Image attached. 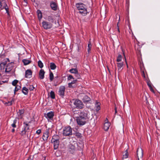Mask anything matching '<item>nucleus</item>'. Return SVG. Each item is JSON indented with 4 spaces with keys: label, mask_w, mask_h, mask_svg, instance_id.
I'll return each mask as SVG.
<instances>
[{
    "label": "nucleus",
    "mask_w": 160,
    "mask_h": 160,
    "mask_svg": "<svg viewBox=\"0 0 160 160\" xmlns=\"http://www.w3.org/2000/svg\"><path fill=\"white\" fill-rule=\"evenodd\" d=\"M79 116L76 118V121L77 124L79 126H82L85 125L87 121L88 118V110L84 109L82 111H78Z\"/></svg>",
    "instance_id": "f257e3e1"
},
{
    "label": "nucleus",
    "mask_w": 160,
    "mask_h": 160,
    "mask_svg": "<svg viewBox=\"0 0 160 160\" xmlns=\"http://www.w3.org/2000/svg\"><path fill=\"white\" fill-rule=\"evenodd\" d=\"M55 21L54 16L51 14L47 16L45 20L42 22V27L45 30H48L52 28L53 23Z\"/></svg>",
    "instance_id": "f03ea898"
},
{
    "label": "nucleus",
    "mask_w": 160,
    "mask_h": 160,
    "mask_svg": "<svg viewBox=\"0 0 160 160\" xmlns=\"http://www.w3.org/2000/svg\"><path fill=\"white\" fill-rule=\"evenodd\" d=\"M77 8L79 11V12L83 16L86 15L88 11L86 5L83 3L79 2L76 4Z\"/></svg>",
    "instance_id": "7ed1b4c3"
},
{
    "label": "nucleus",
    "mask_w": 160,
    "mask_h": 160,
    "mask_svg": "<svg viewBox=\"0 0 160 160\" xmlns=\"http://www.w3.org/2000/svg\"><path fill=\"white\" fill-rule=\"evenodd\" d=\"M72 101L75 108L82 109L83 108L84 104L81 100L78 99H75L72 100Z\"/></svg>",
    "instance_id": "20e7f679"
},
{
    "label": "nucleus",
    "mask_w": 160,
    "mask_h": 160,
    "mask_svg": "<svg viewBox=\"0 0 160 160\" xmlns=\"http://www.w3.org/2000/svg\"><path fill=\"white\" fill-rule=\"evenodd\" d=\"M63 134L65 136H70L72 135V129L70 126L65 127L63 130Z\"/></svg>",
    "instance_id": "39448f33"
},
{
    "label": "nucleus",
    "mask_w": 160,
    "mask_h": 160,
    "mask_svg": "<svg viewBox=\"0 0 160 160\" xmlns=\"http://www.w3.org/2000/svg\"><path fill=\"white\" fill-rule=\"evenodd\" d=\"M65 91V87L64 86H62L60 87L58 92V94L62 98H63L64 95Z\"/></svg>",
    "instance_id": "423d86ee"
},
{
    "label": "nucleus",
    "mask_w": 160,
    "mask_h": 160,
    "mask_svg": "<svg viewBox=\"0 0 160 160\" xmlns=\"http://www.w3.org/2000/svg\"><path fill=\"white\" fill-rule=\"evenodd\" d=\"M137 155L138 160H142V158L143 156V151L141 148H139L137 149Z\"/></svg>",
    "instance_id": "0eeeda50"
},
{
    "label": "nucleus",
    "mask_w": 160,
    "mask_h": 160,
    "mask_svg": "<svg viewBox=\"0 0 160 160\" xmlns=\"http://www.w3.org/2000/svg\"><path fill=\"white\" fill-rule=\"evenodd\" d=\"M44 116L48 119L52 120L54 116V112L52 111H50L47 114L45 113Z\"/></svg>",
    "instance_id": "6e6552de"
},
{
    "label": "nucleus",
    "mask_w": 160,
    "mask_h": 160,
    "mask_svg": "<svg viewBox=\"0 0 160 160\" xmlns=\"http://www.w3.org/2000/svg\"><path fill=\"white\" fill-rule=\"evenodd\" d=\"M49 129L48 128L46 129L45 132L43 133V135L42 136V139L44 141H46L47 140L48 137L49 135Z\"/></svg>",
    "instance_id": "1a4fd4ad"
},
{
    "label": "nucleus",
    "mask_w": 160,
    "mask_h": 160,
    "mask_svg": "<svg viewBox=\"0 0 160 160\" xmlns=\"http://www.w3.org/2000/svg\"><path fill=\"white\" fill-rule=\"evenodd\" d=\"M110 123L108 122V120L107 118L104 121L103 126V129L105 131L108 130L110 126Z\"/></svg>",
    "instance_id": "9d476101"
},
{
    "label": "nucleus",
    "mask_w": 160,
    "mask_h": 160,
    "mask_svg": "<svg viewBox=\"0 0 160 160\" xmlns=\"http://www.w3.org/2000/svg\"><path fill=\"white\" fill-rule=\"evenodd\" d=\"M117 64L118 68V76H119V73L121 72L123 68V62H118Z\"/></svg>",
    "instance_id": "9b49d317"
},
{
    "label": "nucleus",
    "mask_w": 160,
    "mask_h": 160,
    "mask_svg": "<svg viewBox=\"0 0 160 160\" xmlns=\"http://www.w3.org/2000/svg\"><path fill=\"white\" fill-rule=\"evenodd\" d=\"M32 72L30 69H28L25 72V77L26 78H30L32 76Z\"/></svg>",
    "instance_id": "f8f14e48"
},
{
    "label": "nucleus",
    "mask_w": 160,
    "mask_h": 160,
    "mask_svg": "<svg viewBox=\"0 0 160 160\" xmlns=\"http://www.w3.org/2000/svg\"><path fill=\"white\" fill-rule=\"evenodd\" d=\"M69 71L72 73H74L75 74H77L78 76V78H79L80 77V75L78 73V70L76 68H72L70 69Z\"/></svg>",
    "instance_id": "ddd939ff"
},
{
    "label": "nucleus",
    "mask_w": 160,
    "mask_h": 160,
    "mask_svg": "<svg viewBox=\"0 0 160 160\" xmlns=\"http://www.w3.org/2000/svg\"><path fill=\"white\" fill-rule=\"evenodd\" d=\"M45 73V72L43 69H41L40 70L39 74V77L40 79H42L44 78Z\"/></svg>",
    "instance_id": "4468645a"
},
{
    "label": "nucleus",
    "mask_w": 160,
    "mask_h": 160,
    "mask_svg": "<svg viewBox=\"0 0 160 160\" xmlns=\"http://www.w3.org/2000/svg\"><path fill=\"white\" fill-rule=\"evenodd\" d=\"M31 122H24L23 125H24V129L28 131V130L29 129V125L28 124L30 123Z\"/></svg>",
    "instance_id": "2eb2a0df"
},
{
    "label": "nucleus",
    "mask_w": 160,
    "mask_h": 160,
    "mask_svg": "<svg viewBox=\"0 0 160 160\" xmlns=\"http://www.w3.org/2000/svg\"><path fill=\"white\" fill-rule=\"evenodd\" d=\"M52 142H53V146L54 149H57L59 146V140L53 141Z\"/></svg>",
    "instance_id": "dca6fc26"
},
{
    "label": "nucleus",
    "mask_w": 160,
    "mask_h": 160,
    "mask_svg": "<svg viewBox=\"0 0 160 160\" xmlns=\"http://www.w3.org/2000/svg\"><path fill=\"white\" fill-rule=\"evenodd\" d=\"M50 7L52 9L54 10H56L57 9V6L56 4L54 2H52L50 4Z\"/></svg>",
    "instance_id": "f3484780"
},
{
    "label": "nucleus",
    "mask_w": 160,
    "mask_h": 160,
    "mask_svg": "<svg viewBox=\"0 0 160 160\" xmlns=\"http://www.w3.org/2000/svg\"><path fill=\"white\" fill-rule=\"evenodd\" d=\"M24 113V110L23 109L19 110V111L17 112V114L19 117L21 118H22L23 116Z\"/></svg>",
    "instance_id": "a211bd4d"
},
{
    "label": "nucleus",
    "mask_w": 160,
    "mask_h": 160,
    "mask_svg": "<svg viewBox=\"0 0 160 160\" xmlns=\"http://www.w3.org/2000/svg\"><path fill=\"white\" fill-rule=\"evenodd\" d=\"M128 154L127 149L123 153L122 160H125L128 156Z\"/></svg>",
    "instance_id": "6ab92c4d"
},
{
    "label": "nucleus",
    "mask_w": 160,
    "mask_h": 160,
    "mask_svg": "<svg viewBox=\"0 0 160 160\" xmlns=\"http://www.w3.org/2000/svg\"><path fill=\"white\" fill-rule=\"evenodd\" d=\"M4 8L6 11V13L8 14V15H9V8L8 7L6 3H5V5H4L3 7L1 9V10L3 9Z\"/></svg>",
    "instance_id": "aec40b11"
},
{
    "label": "nucleus",
    "mask_w": 160,
    "mask_h": 160,
    "mask_svg": "<svg viewBox=\"0 0 160 160\" xmlns=\"http://www.w3.org/2000/svg\"><path fill=\"white\" fill-rule=\"evenodd\" d=\"M12 69V67L10 66V64H8L5 69V72L6 73L9 72Z\"/></svg>",
    "instance_id": "412c9836"
},
{
    "label": "nucleus",
    "mask_w": 160,
    "mask_h": 160,
    "mask_svg": "<svg viewBox=\"0 0 160 160\" xmlns=\"http://www.w3.org/2000/svg\"><path fill=\"white\" fill-rule=\"evenodd\" d=\"M28 90L25 87H23L22 89V92L25 95H27L28 93Z\"/></svg>",
    "instance_id": "4be33fe9"
},
{
    "label": "nucleus",
    "mask_w": 160,
    "mask_h": 160,
    "mask_svg": "<svg viewBox=\"0 0 160 160\" xmlns=\"http://www.w3.org/2000/svg\"><path fill=\"white\" fill-rule=\"evenodd\" d=\"M38 13V19L40 20L42 18V14L41 11L40 10H38L37 11Z\"/></svg>",
    "instance_id": "5701e85b"
},
{
    "label": "nucleus",
    "mask_w": 160,
    "mask_h": 160,
    "mask_svg": "<svg viewBox=\"0 0 160 160\" xmlns=\"http://www.w3.org/2000/svg\"><path fill=\"white\" fill-rule=\"evenodd\" d=\"M59 137L58 135H54L53 137L51 140L52 142L53 141L59 140Z\"/></svg>",
    "instance_id": "b1692460"
},
{
    "label": "nucleus",
    "mask_w": 160,
    "mask_h": 160,
    "mask_svg": "<svg viewBox=\"0 0 160 160\" xmlns=\"http://www.w3.org/2000/svg\"><path fill=\"white\" fill-rule=\"evenodd\" d=\"M22 62L25 65H26L31 63V61L27 59H23L22 60Z\"/></svg>",
    "instance_id": "393cba45"
},
{
    "label": "nucleus",
    "mask_w": 160,
    "mask_h": 160,
    "mask_svg": "<svg viewBox=\"0 0 160 160\" xmlns=\"http://www.w3.org/2000/svg\"><path fill=\"white\" fill-rule=\"evenodd\" d=\"M82 100L84 102H87L90 100V98L87 96L85 95L83 98Z\"/></svg>",
    "instance_id": "a878e982"
},
{
    "label": "nucleus",
    "mask_w": 160,
    "mask_h": 160,
    "mask_svg": "<svg viewBox=\"0 0 160 160\" xmlns=\"http://www.w3.org/2000/svg\"><path fill=\"white\" fill-rule=\"evenodd\" d=\"M99 103L97 101L96 103L95 109L97 112H98L100 110V104H99Z\"/></svg>",
    "instance_id": "bb28decb"
},
{
    "label": "nucleus",
    "mask_w": 160,
    "mask_h": 160,
    "mask_svg": "<svg viewBox=\"0 0 160 160\" xmlns=\"http://www.w3.org/2000/svg\"><path fill=\"white\" fill-rule=\"evenodd\" d=\"M50 67L51 69L54 70L56 68V66L53 62H51L50 63Z\"/></svg>",
    "instance_id": "cd10ccee"
},
{
    "label": "nucleus",
    "mask_w": 160,
    "mask_h": 160,
    "mask_svg": "<svg viewBox=\"0 0 160 160\" xmlns=\"http://www.w3.org/2000/svg\"><path fill=\"white\" fill-rule=\"evenodd\" d=\"M21 88V87L18 85L15 86V88L14 90V94H15L16 92L18 91Z\"/></svg>",
    "instance_id": "c85d7f7f"
},
{
    "label": "nucleus",
    "mask_w": 160,
    "mask_h": 160,
    "mask_svg": "<svg viewBox=\"0 0 160 160\" xmlns=\"http://www.w3.org/2000/svg\"><path fill=\"white\" fill-rule=\"evenodd\" d=\"M92 45L91 44V43L89 41L88 42V53H89L90 52V51H91V47H92Z\"/></svg>",
    "instance_id": "c756f323"
},
{
    "label": "nucleus",
    "mask_w": 160,
    "mask_h": 160,
    "mask_svg": "<svg viewBox=\"0 0 160 160\" xmlns=\"http://www.w3.org/2000/svg\"><path fill=\"white\" fill-rule=\"evenodd\" d=\"M50 96L52 99H54L55 98V95L54 92L51 91L50 93Z\"/></svg>",
    "instance_id": "7c9ffc66"
},
{
    "label": "nucleus",
    "mask_w": 160,
    "mask_h": 160,
    "mask_svg": "<svg viewBox=\"0 0 160 160\" xmlns=\"http://www.w3.org/2000/svg\"><path fill=\"white\" fill-rule=\"evenodd\" d=\"M38 67L40 68H42L43 66V63L40 60H39L38 62Z\"/></svg>",
    "instance_id": "2f4dec72"
},
{
    "label": "nucleus",
    "mask_w": 160,
    "mask_h": 160,
    "mask_svg": "<svg viewBox=\"0 0 160 160\" xmlns=\"http://www.w3.org/2000/svg\"><path fill=\"white\" fill-rule=\"evenodd\" d=\"M53 78L54 76L53 73L51 71H50L49 74V78L51 81H52L53 79Z\"/></svg>",
    "instance_id": "473e14b6"
},
{
    "label": "nucleus",
    "mask_w": 160,
    "mask_h": 160,
    "mask_svg": "<svg viewBox=\"0 0 160 160\" xmlns=\"http://www.w3.org/2000/svg\"><path fill=\"white\" fill-rule=\"evenodd\" d=\"M58 76L55 77V79L54 80V86H55L58 85L60 83H58V82L57 81V80H56V79H58Z\"/></svg>",
    "instance_id": "72a5a7b5"
},
{
    "label": "nucleus",
    "mask_w": 160,
    "mask_h": 160,
    "mask_svg": "<svg viewBox=\"0 0 160 160\" xmlns=\"http://www.w3.org/2000/svg\"><path fill=\"white\" fill-rule=\"evenodd\" d=\"M17 120L16 119H14L13 121V123L11 124V126L14 128H15L16 127V124L17 123Z\"/></svg>",
    "instance_id": "f704fd0d"
},
{
    "label": "nucleus",
    "mask_w": 160,
    "mask_h": 160,
    "mask_svg": "<svg viewBox=\"0 0 160 160\" xmlns=\"http://www.w3.org/2000/svg\"><path fill=\"white\" fill-rule=\"evenodd\" d=\"M122 59V56L121 55H119L118 56L117 59V61L118 62H119L121 61V60Z\"/></svg>",
    "instance_id": "c9c22d12"
},
{
    "label": "nucleus",
    "mask_w": 160,
    "mask_h": 160,
    "mask_svg": "<svg viewBox=\"0 0 160 160\" xmlns=\"http://www.w3.org/2000/svg\"><path fill=\"white\" fill-rule=\"evenodd\" d=\"M18 82V81L17 80H14L12 82V84L14 86H17L16 85Z\"/></svg>",
    "instance_id": "e433bc0d"
},
{
    "label": "nucleus",
    "mask_w": 160,
    "mask_h": 160,
    "mask_svg": "<svg viewBox=\"0 0 160 160\" xmlns=\"http://www.w3.org/2000/svg\"><path fill=\"white\" fill-rule=\"evenodd\" d=\"M147 84L148 87H149L150 90L152 92H153V90L151 86L150 83L149 82H148Z\"/></svg>",
    "instance_id": "4c0bfd02"
},
{
    "label": "nucleus",
    "mask_w": 160,
    "mask_h": 160,
    "mask_svg": "<svg viewBox=\"0 0 160 160\" xmlns=\"http://www.w3.org/2000/svg\"><path fill=\"white\" fill-rule=\"evenodd\" d=\"M27 131L26 130H25L24 129H23V130H22V131L20 133V134L22 136H24V135H25V134H26V132Z\"/></svg>",
    "instance_id": "58836bf2"
},
{
    "label": "nucleus",
    "mask_w": 160,
    "mask_h": 160,
    "mask_svg": "<svg viewBox=\"0 0 160 160\" xmlns=\"http://www.w3.org/2000/svg\"><path fill=\"white\" fill-rule=\"evenodd\" d=\"M72 79H74V78L72 75H69L67 78V79L68 80H70Z\"/></svg>",
    "instance_id": "ea45409f"
},
{
    "label": "nucleus",
    "mask_w": 160,
    "mask_h": 160,
    "mask_svg": "<svg viewBox=\"0 0 160 160\" xmlns=\"http://www.w3.org/2000/svg\"><path fill=\"white\" fill-rule=\"evenodd\" d=\"M75 136L78 138H81V134L79 132H77L75 133Z\"/></svg>",
    "instance_id": "a19ab883"
},
{
    "label": "nucleus",
    "mask_w": 160,
    "mask_h": 160,
    "mask_svg": "<svg viewBox=\"0 0 160 160\" xmlns=\"http://www.w3.org/2000/svg\"><path fill=\"white\" fill-rule=\"evenodd\" d=\"M34 88L33 86V85H30L29 87V89L30 91H32L33 90Z\"/></svg>",
    "instance_id": "79ce46f5"
},
{
    "label": "nucleus",
    "mask_w": 160,
    "mask_h": 160,
    "mask_svg": "<svg viewBox=\"0 0 160 160\" xmlns=\"http://www.w3.org/2000/svg\"><path fill=\"white\" fill-rule=\"evenodd\" d=\"M77 80H74L73 81H72V82H71L70 83L72 84H75L76 83V82H77Z\"/></svg>",
    "instance_id": "37998d69"
},
{
    "label": "nucleus",
    "mask_w": 160,
    "mask_h": 160,
    "mask_svg": "<svg viewBox=\"0 0 160 160\" xmlns=\"http://www.w3.org/2000/svg\"><path fill=\"white\" fill-rule=\"evenodd\" d=\"M41 129H38L36 133L39 135L41 133Z\"/></svg>",
    "instance_id": "c03bdc74"
},
{
    "label": "nucleus",
    "mask_w": 160,
    "mask_h": 160,
    "mask_svg": "<svg viewBox=\"0 0 160 160\" xmlns=\"http://www.w3.org/2000/svg\"><path fill=\"white\" fill-rule=\"evenodd\" d=\"M72 84L71 83H69L68 84V86L70 88H73V87L72 86Z\"/></svg>",
    "instance_id": "a18cd8bd"
},
{
    "label": "nucleus",
    "mask_w": 160,
    "mask_h": 160,
    "mask_svg": "<svg viewBox=\"0 0 160 160\" xmlns=\"http://www.w3.org/2000/svg\"><path fill=\"white\" fill-rule=\"evenodd\" d=\"M122 52L123 53V55L124 56V58H125V62H126V63L127 64V68H128V64L127 63V62H126V58H125V55H124V52H123V50H122Z\"/></svg>",
    "instance_id": "49530a36"
},
{
    "label": "nucleus",
    "mask_w": 160,
    "mask_h": 160,
    "mask_svg": "<svg viewBox=\"0 0 160 160\" xmlns=\"http://www.w3.org/2000/svg\"><path fill=\"white\" fill-rule=\"evenodd\" d=\"M7 104H8V105H11L12 104V101L8 102Z\"/></svg>",
    "instance_id": "de8ad7c7"
},
{
    "label": "nucleus",
    "mask_w": 160,
    "mask_h": 160,
    "mask_svg": "<svg viewBox=\"0 0 160 160\" xmlns=\"http://www.w3.org/2000/svg\"><path fill=\"white\" fill-rule=\"evenodd\" d=\"M118 23H119V22H118L117 23V27H118V32H120V31H119V26H118Z\"/></svg>",
    "instance_id": "09e8293b"
},
{
    "label": "nucleus",
    "mask_w": 160,
    "mask_h": 160,
    "mask_svg": "<svg viewBox=\"0 0 160 160\" xmlns=\"http://www.w3.org/2000/svg\"><path fill=\"white\" fill-rule=\"evenodd\" d=\"M2 5L1 1H0V9H1V8L2 7Z\"/></svg>",
    "instance_id": "8fccbe9b"
},
{
    "label": "nucleus",
    "mask_w": 160,
    "mask_h": 160,
    "mask_svg": "<svg viewBox=\"0 0 160 160\" xmlns=\"http://www.w3.org/2000/svg\"><path fill=\"white\" fill-rule=\"evenodd\" d=\"M3 83H4L3 81H0V85L2 84Z\"/></svg>",
    "instance_id": "3c124183"
},
{
    "label": "nucleus",
    "mask_w": 160,
    "mask_h": 160,
    "mask_svg": "<svg viewBox=\"0 0 160 160\" xmlns=\"http://www.w3.org/2000/svg\"><path fill=\"white\" fill-rule=\"evenodd\" d=\"M71 148H72V149H74V146L73 145H71Z\"/></svg>",
    "instance_id": "603ef678"
},
{
    "label": "nucleus",
    "mask_w": 160,
    "mask_h": 160,
    "mask_svg": "<svg viewBox=\"0 0 160 160\" xmlns=\"http://www.w3.org/2000/svg\"><path fill=\"white\" fill-rule=\"evenodd\" d=\"M12 132H15V129H14V128H13L12 129Z\"/></svg>",
    "instance_id": "864d4df0"
},
{
    "label": "nucleus",
    "mask_w": 160,
    "mask_h": 160,
    "mask_svg": "<svg viewBox=\"0 0 160 160\" xmlns=\"http://www.w3.org/2000/svg\"><path fill=\"white\" fill-rule=\"evenodd\" d=\"M31 159V156H29L28 158L26 160H30V159Z\"/></svg>",
    "instance_id": "5fc2aeb1"
},
{
    "label": "nucleus",
    "mask_w": 160,
    "mask_h": 160,
    "mask_svg": "<svg viewBox=\"0 0 160 160\" xmlns=\"http://www.w3.org/2000/svg\"><path fill=\"white\" fill-rule=\"evenodd\" d=\"M117 112V109L116 107L115 108V113H116Z\"/></svg>",
    "instance_id": "6e6d98bb"
},
{
    "label": "nucleus",
    "mask_w": 160,
    "mask_h": 160,
    "mask_svg": "<svg viewBox=\"0 0 160 160\" xmlns=\"http://www.w3.org/2000/svg\"><path fill=\"white\" fill-rule=\"evenodd\" d=\"M24 2L26 3H27V0H23Z\"/></svg>",
    "instance_id": "4d7b16f0"
},
{
    "label": "nucleus",
    "mask_w": 160,
    "mask_h": 160,
    "mask_svg": "<svg viewBox=\"0 0 160 160\" xmlns=\"http://www.w3.org/2000/svg\"><path fill=\"white\" fill-rule=\"evenodd\" d=\"M75 75L76 76V77L78 78V75H77V74H75Z\"/></svg>",
    "instance_id": "13d9d810"
},
{
    "label": "nucleus",
    "mask_w": 160,
    "mask_h": 160,
    "mask_svg": "<svg viewBox=\"0 0 160 160\" xmlns=\"http://www.w3.org/2000/svg\"><path fill=\"white\" fill-rule=\"evenodd\" d=\"M119 21L120 20V16L119 15Z\"/></svg>",
    "instance_id": "bf43d9fd"
},
{
    "label": "nucleus",
    "mask_w": 160,
    "mask_h": 160,
    "mask_svg": "<svg viewBox=\"0 0 160 160\" xmlns=\"http://www.w3.org/2000/svg\"><path fill=\"white\" fill-rule=\"evenodd\" d=\"M1 76V73H0V76Z\"/></svg>",
    "instance_id": "052dcab7"
},
{
    "label": "nucleus",
    "mask_w": 160,
    "mask_h": 160,
    "mask_svg": "<svg viewBox=\"0 0 160 160\" xmlns=\"http://www.w3.org/2000/svg\"><path fill=\"white\" fill-rule=\"evenodd\" d=\"M6 82V81H4V83Z\"/></svg>",
    "instance_id": "680f3d73"
}]
</instances>
